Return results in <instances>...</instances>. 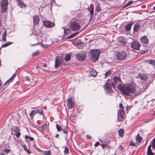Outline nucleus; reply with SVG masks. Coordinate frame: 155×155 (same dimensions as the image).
<instances>
[{
	"mask_svg": "<svg viewBox=\"0 0 155 155\" xmlns=\"http://www.w3.org/2000/svg\"><path fill=\"white\" fill-rule=\"evenodd\" d=\"M71 54L70 53L68 54V61H69L71 58Z\"/></svg>",
	"mask_w": 155,
	"mask_h": 155,
	"instance_id": "obj_61",
	"label": "nucleus"
},
{
	"mask_svg": "<svg viewBox=\"0 0 155 155\" xmlns=\"http://www.w3.org/2000/svg\"><path fill=\"white\" fill-rule=\"evenodd\" d=\"M91 58L94 62L97 61L98 59L100 51L97 49L91 50L89 51Z\"/></svg>",
	"mask_w": 155,
	"mask_h": 155,
	"instance_id": "obj_3",
	"label": "nucleus"
},
{
	"mask_svg": "<svg viewBox=\"0 0 155 155\" xmlns=\"http://www.w3.org/2000/svg\"><path fill=\"white\" fill-rule=\"evenodd\" d=\"M75 104L74 97H72L68 98V108H72Z\"/></svg>",
	"mask_w": 155,
	"mask_h": 155,
	"instance_id": "obj_14",
	"label": "nucleus"
},
{
	"mask_svg": "<svg viewBox=\"0 0 155 155\" xmlns=\"http://www.w3.org/2000/svg\"><path fill=\"white\" fill-rule=\"evenodd\" d=\"M70 28L72 30L78 31L81 29V27L78 23L76 21H71L70 24Z\"/></svg>",
	"mask_w": 155,
	"mask_h": 155,
	"instance_id": "obj_5",
	"label": "nucleus"
},
{
	"mask_svg": "<svg viewBox=\"0 0 155 155\" xmlns=\"http://www.w3.org/2000/svg\"><path fill=\"white\" fill-rule=\"evenodd\" d=\"M47 127V124H45L41 126V127H39V128L41 132H43L45 130Z\"/></svg>",
	"mask_w": 155,
	"mask_h": 155,
	"instance_id": "obj_24",
	"label": "nucleus"
},
{
	"mask_svg": "<svg viewBox=\"0 0 155 155\" xmlns=\"http://www.w3.org/2000/svg\"><path fill=\"white\" fill-rule=\"evenodd\" d=\"M119 107L120 108H121V109H123L124 108V107L123 105L122 104H119Z\"/></svg>",
	"mask_w": 155,
	"mask_h": 155,
	"instance_id": "obj_56",
	"label": "nucleus"
},
{
	"mask_svg": "<svg viewBox=\"0 0 155 155\" xmlns=\"http://www.w3.org/2000/svg\"><path fill=\"white\" fill-rule=\"evenodd\" d=\"M12 43V42H9L6 44H4L2 45V47H5L11 45Z\"/></svg>",
	"mask_w": 155,
	"mask_h": 155,
	"instance_id": "obj_37",
	"label": "nucleus"
},
{
	"mask_svg": "<svg viewBox=\"0 0 155 155\" xmlns=\"http://www.w3.org/2000/svg\"><path fill=\"white\" fill-rule=\"evenodd\" d=\"M107 144H102L101 145V147L103 149H104V147L105 146H107Z\"/></svg>",
	"mask_w": 155,
	"mask_h": 155,
	"instance_id": "obj_55",
	"label": "nucleus"
},
{
	"mask_svg": "<svg viewBox=\"0 0 155 155\" xmlns=\"http://www.w3.org/2000/svg\"><path fill=\"white\" fill-rule=\"evenodd\" d=\"M64 61H68V54H66L64 57L62 56H56L55 60V68H59L62 64H63L64 65H67V64L64 63Z\"/></svg>",
	"mask_w": 155,
	"mask_h": 155,
	"instance_id": "obj_2",
	"label": "nucleus"
},
{
	"mask_svg": "<svg viewBox=\"0 0 155 155\" xmlns=\"http://www.w3.org/2000/svg\"><path fill=\"white\" fill-rule=\"evenodd\" d=\"M15 74L13 75L4 84V85H6L7 84H8L12 82L15 77Z\"/></svg>",
	"mask_w": 155,
	"mask_h": 155,
	"instance_id": "obj_19",
	"label": "nucleus"
},
{
	"mask_svg": "<svg viewBox=\"0 0 155 155\" xmlns=\"http://www.w3.org/2000/svg\"><path fill=\"white\" fill-rule=\"evenodd\" d=\"M35 113H36V114H39L41 115H42V114L41 110H38L35 111Z\"/></svg>",
	"mask_w": 155,
	"mask_h": 155,
	"instance_id": "obj_42",
	"label": "nucleus"
},
{
	"mask_svg": "<svg viewBox=\"0 0 155 155\" xmlns=\"http://www.w3.org/2000/svg\"><path fill=\"white\" fill-rule=\"evenodd\" d=\"M139 87L140 89V91L141 92H143L145 91V90L147 88V86L146 85L144 84H142L141 85L139 86Z\"/></svg>",
	"mask_w": 155,
	"mask_h": 155,
	"instance_id": "obj_20",
	"label": "nucleus"
},
{
	"mask_svg": "<svg viewBox=\"0 0 155 155\" xmlns=\"http://www.w3.org/2000/svg\"><path fill=\"white\" fill-rule=\"evenodd\" d=\"M74 118L73 117H71V116L70 118V120L71 121V120H74Z\"/></svg>",
	"mask_w": 155,
	"mask_h": 155,
	"instance_id": "obj_60",
	"label": "nucleus"
},
{
	"mask_svg": "<svg viewBox=\"0 0 155 155\" xmlns=\"http://www.w3.org/2000/svg\"><path fill=\"white\" fill-rule=\"evenodd\" d=\"M137 77L141 80L144 81L148 84L151 83L152 81V78L149 75L143 74H139Z\"/></svg>",
	"mask_w": 155,
	"mask_h": 155,
	"instance_id": "obj_4",
	"label": "nucleus"
},
{
	"mask_svg": "<svg viewBox=\"0 0 155 155\" xmlns=\"http://www.w3.org/2000/svg\"><path fill=\"white\" fill-rule=\"evenodd\" d=\"M141 42L143 44H147L148 42L147 37L145 36H143L140 39Z\"/></svg>",
	"mask_w": 155,
	"mask_h": 155,
	"instance_id": "obj_16",
	"label": "nucleus"
},
{
	"mask_svg": "<svg viewBox=\"0 0 155 155\" xmlns=\"http://www.w3.org/2000/svg\"><path fill=\"white\" fill-rule=\"evenodd\" d=\"M119 135L121 137H122L124 134V130L122 129H120L118 132Z\"/></svg>",
	"mask_w": 155,
	"mask_h": 155,
	"instance_id": "obj_34",
	"label": "nucleus"
},
{
	"mask_svg": "<svg viewBox=\"0 0 155 155\" xmlns=\"http://www.w3.org/2000/svg\"><path fill=\"white\" fill-rule=\"evenodd\" d=\"M39 54V51H37L33 53L32 56L33 57H35L38 55Z\"/></svg>",
	"mask_w": 155,
	"mask_h": 155,
	"instance_id": "obj_40",
	"label": "nucleus"
},
{
	"mask_svg": "<svg viewBox=\"0 0 155 155\" xmlns=\"http://www.w3.org/2000/svg\"><path fill=\"white\" fill-rule=\"evenodd\" d=\"M96 10L98 12H100L101 9L100 5L98 3H97V4L96 5Z\"/></svg>",
	"mask_w": 155,
	"mask_h": 155,
	"instance_id": "obj_32",
	"label": "nucleus"
},
{
	"mask_svg": "<svg viewBox=\"0 0 155 155\" xmlns=\"http://www.w3.org/2000/svg\"><path fill=\"white\" fill-rule=\"evenodd\" d=\"M154 153H152L151 150L147 149V155H153Z\"/></svg>",
	"mask_w": 155,
	"mask_h": 155,
	"instance_id": "obj_39",
	"label": "nucleus"
},
{
	"mask_svg": "<svg viewBox=\"0 0 155 155\" xmlns=\"http://www.w3.org/2000/svg\"><path fill=\"white\" fill-rule=\"evenodd\" d=\"M149 149V150H151V146H148L147 149Z\"/></svg>",
	"mask_w": 155,
	"mask_h": 155,
	"instance_id": "obj_64",
	"label": "nucleus"
},
{
	"mask_svg": "<svg viewBox=\"0 0 155 155\" xmlns=\"http://www.w3.org/2000/svg\"><path fill=\"white\" fill-rule=\"evenodd\" d=\"M131 47L133 49L138 50L139 49V48L140 46V45L137 41H134L132 42L131 43Z\"/></svg>",
	"mask_w": 155,
	"mask_h": 155,
	"instance_id": "obj_12",
	"label": "nucleus"
},
{
	"mask_svg": "<svg viewBox=\"0 0 155 155\" xmlns=\"http://www.w3.org/2000/svg\"><path fill=\"white\" fill-rule=\"evenodd\" d=\"M1 6L2 12V13L5 12L8 8V0H2L0 2Z\"/></svg>",
	"mask_w": 155,
	"mask_h": 155,
	"instance_id": "obj_6",
	"label": "nucleus"
},
{
	"mask_svg": "<svg viewBox=\"0 0 155 155\" xmlns=\"http://www.w3.org/2000/svg\"><path fill=\"white\" fill-rule=\"evenodd\" d=\"M70 43H72L74 45L76 46L79 49H82L84 46L83 43L79 39H77L74 41H68Z\"/></svg>",
	"mask_w": 155,
	"mask_h": 155,
	"instance_id": "obj_7",
	"label": "nucleus"
},
{
	"mask_svg": "<svg viewBox=\"0 0 155 155\" xmlns=\"http://www.w3.org/2000/svg\"><path fill=\"white\" fill-rule=\"evenodd\" d=\"M127 56V54L124 51L119 52L117 54V58L118 60L124 59Z\"/></svg>",
	"mask_w": 155,
	"mask_h": 155,
	"instance_id": "obj_11",
	"label": "nucleus"
},
{
	"mask_svg": "<svg viewBox=\"0 0 155 155\" xmlns=\"http://www.w3.org/2000/svg\"><path fill=\"white\" fill-rule=\"evenodd\" d=\"M152 147L153 148H155V140L154 138L152 141Z\"/></svg>",
	"mask_w": 155,
	"mask_h": 155,
	"instance_id": "obj_47",
	"label": "nucleus"
},
{
	"mask_svg": "<svg viewBox=\"0 0 155 155\" xmlns=\"http://www.w3.org/2000/svg\"><path fill=\"white\" fill-rule=\"evenodd\" d=\"M115 84H117L121 83V81L120 79L117 76H114L113 78Z\"/></svg>",
	"mask_w": 155,
	"mask_h": 155,
	"instance_id": "obj_23",
	"label": "nucleus"
},
{
	"mask_svg": "<svg viewBox=\"0 0 155 155\" xmlns=\"http://www.w3.org/2000/svg\"><path fill=\"white\" fill-rule=\"evenodd\" d=\"M133 24V23L130 22L128 24L126 25L124 27L125 31H129L130 30L131 26Z\"/></svg>",
	"mask_w": 155,
	"mask_h": 155,
	"instance_id": "obj_22",
	"label": "nucleus"
},
{
	"mask_svg": "<svg viewBox=\"0 0 155 155\" xmlns=\"http://www.w3.org/2000/svg\"><path fill=\"white\" fill-rule=\"evenodd\" d=\"M124 110L123 109H120L118 112V120L119 122H120L122 120V117L124 114Z\"/></svg>",
	"mask_w": 155,
	"mask_h": 155,
	"instance_id": "obj_13",
	"label": "nucleus"
},
{
	"mask_svg": "<svg viewBox=\"0 0 155 155\" xmlns=\"http://www.w3.org/2000/svg\"><path fill=\"white\" fill-rule=\"evenodd\" d=\"M142 139V138L138 134H137L136 138V144L137 145H139L141 142Z\"/></svg>",
	"mask_w": 155,
	"mask_h": 155,
	"instance_id": "obj_17",
	"label": "nucleus"
},
{
	"mask_svg": "<svg viewBox=\"0 0 155 155\" xmlns=\"http://www.w3.org/2000/svg\"><path fill=\"white\" fill-rule=\"evenodd\" d=\"M43 66L44 67H46L47 66V64H44L43 65Z\"/></svg>",
	"mask_w": 155,
	"mask_h": 155,
	"instance_id": "obj_63",
	"label": "nucleus"
},
{
	"mask_svg": "<svg viewBox=\"0 0 155 155\" xmlns=\"http://www.w3.org/2000/svg\"><path fill=\"white\" fill-rule=\"evenodd\" d=\"M64 35H63V38H65V39H68V37L66 36H65V35H66L67 34V31H68V29L67 28H64Z\"/></svg>",
	"mask_w": 155,
	"mask_h": 155,
	"instance_id": "obj_29",
	"label": "nucleus"
},
{
	"mask_svg": "<svg viewBox=\"0 0 155 155\" xmlns=\"http://www.w3.org/2000/svg\"><path fill=\"white\" fill-rule=\"evenodd\" d=\"M51 151L50 150L45 151L44 152V154L45 155H50L51 154Z\"/></svg>",
	"mask_w": 155,
	"mask_h": 155,
	"instance_id": "obj_41",
	"label": "nucleus"
},
{
	"mask_svg": "<svg viewBox=\"0 0 155 155\" xmlns=\"http://www.w3.org/2000/svg\"><path fill=\"white\" fill-rule=\"evenodd\" d=\"M43 25L48 28H52L55 25L54 23L49 21L45 20L43 21Z\"/></svg>",
	"mask_w": 155,
	"mask_h": 155,
	"instance_id": "obj_10",
	"label": "nucleus"
},
{
	"mask_svg": "<svg viewBox=\"0 0 155 155\" xmlns=\"http://www.w3.org/2000/svg\"><path fill=\"white\" fill-rule=\"evenodd\" d=\"M11 130L12 131L15 132H18L20 131V129L19 127L18 126H14L11 128Z\"/></svg>",
	"mask_w": 155,
	"mask_h": 155,
	"instance_id": "obj_26",
	"label": "nucleus"
},
{
	"mask_svg": "<svg viewBox=\"0 0 155 155\" xmlns=\"http://www.w3.org/2000/svg\"><path fill=\"white\" fill-rule=\"evenodd\" d=\"M111 74V72L108 71L107 72H106V73H105V77H106L107 76Z\"/></svg>",
	"mask_w": 155,
	"mask_h": 155,
	"instance_id": "obj_50",
	"label": "nucleus"
},
{
	"mask_svg": "<svg viewBox=\"0 0 155 155\" xmlns=\"http://www.w3.org/2000/svg\"><path fill=\"white\" fill-rule=\"evenodd\" d=\"M129 94L130 93L128 94V95H127L128 96V98L132 99H133L134 98V97L130 95H129Z\"/></svg>",
	"mask_w": 155,
	"mask_h": 155,
	"instance_id": "obj_49",
	"label": "nucleus"
},
{
	"mask_svg": "<svg viewBox=\"0 0 155 155\" xmlns=\"http://www.w3.org/2000/svg\"><path fill=\"white\" fill-rule=\"evenodd\" d=\"M56 128L58 131H60L61 130V127L59 126L58 124H56Z\"/></svg>",
	"mask_w": 155,
	"mask_h": 155,
	"instance_id": "obj_46",
	"label": "nucleus"
},
{
	"mask_svg": "<svg viewBox=\"0 0 155 155\" xmlns=\"http://www.w3.org/2000/svg\"><path fill=\"white\" fill-rule=\"evenodd\" d=\"M21 146L24 150L26 151L29 154L31 153V152L30 150L27 149V147L25 144H22L21 145Z\"/></svg>",
	"mask_w": 155,
	"mask_h": 155,
	"instance_id": "obj_27",
	"label": "nucleus"
},
{
	"mask_svg": "<svg viewBox=\"0 0 155 155\" xmlns=\"http://www.w3.org/2000/svg\"><path fill=\"white\" fill-rule=\"evenodd\" d=\"M6 35H7V34H6V30H5L3 33L2 36H6Z\"/></svg>",
	"mask_w": 155,
	"mask_h": 155,
	"instance_id": "obj_59",
	"label": "nucleus"
},
{
	"mask_svg": "<svg viewBox=\"0 0 155 155\" xmlns=\"http://www.w3.org/2000/svg\"><path fill=\"white\" fill-rule=\"evenodd\" d=\"M59 134H56V135H55V137H56V138H58V137H59Z\"/></svg>",
	"mask_w": 155,
	"mask_h": 155,
	"instance_id": "obj_62",
	"label": "nucleus"
},
{
	"mask_svg": "<svg viewBox=\"0 0 155 155\" xmlns=\"http://www.w3.org/2000/svg\"><path fill=\"white\" fill-rule=\"evenodd\" d=\"M64 127V130H63V133H67L68 132V130L67 129V124H66L65 123L63 124Z\"/></svg>",
	"mask_w": 155,
	"mask_h": 155,
	"instance_id": "obj_31",
	"label": "nucleus"
},
{
	"mask_svg": "<svg viewBox=\"0 0 155 155\" xmlns=\"http://www.w3.org/2000/svg\"><path fill=\"white\" fill-rule=\"evenodd\" d=\"M149 64L155 67V60L150 59L149 60Z\"/></svg>",
	"mask_w": 155,
	"mask_h": 155,
	"instance_id": "obj_33",
	"label": "nucleus"
},
{
	"mask_svg": "<svg viewBox=\"0 0 155 155\" xmlns=\"http://www.w3.org/2000/svg\"><path fill=\"white\" fill-rule=\"evenodd\" d=\"M89 72L91 75L94 77L96 76L97 74V72L93 68L91 69Z\"/></svg>",
	"mask_w": 155,
	"mask_h": 155,
	"instance_id": "obj_18",
	"label": "nucleus"
},
{
	"mask_svg": "<svg viewBox=\"0 0 155 155\" xmlns=\"http://www.w3.org/2000/svg\"><path fill=\"white\" fill-rule=\"evenodd\" d=\"M41 46L43 48H47V47L48 46V45H44L43 44H41Z\"/></svg>",
	"mask_w": 155,
	"mask_h": 155,
	"instance_id": "obj_51",
	"label": "nucleus"
},
{
	"mask_svg": "<svg viewBox=\"0 0 155 155\" xmlns=\"http://www.w3.org/2000/svg\"><path fill=\"white\" fill-rule=\"evenodd\" d=\"M133 2L132 1H130L128 2L124 6L123 8H125L128 6L130 5L131 4H132Z\"/></svg>",
	"mask_w": 155,
	"mask_h": 155,
	"instance_id": "obj_36",
	"label": "nucleus"
},
{
	"mask_svg": "<svg viewBox=\"0 0 155 155\" xmlns=\"http://www.w3.org/2000/svg\"><path fill=\"white\" fill-rule=\"evenodd\" d=\"M105 91L108 93H110L113 91L112 89V86L111 83L107 82L104 86Z\"/></svg>",
	"mask_w": 155,
	"mask_h": 155,
	"instance_id": "obj_9",
	"label": "nucleus"
},
{
	"mask_svg": "<svg viewBox=\"0 0 155 155\" xmlns=\"http://www.w3.org/2000/svg\"><path fill=\"white\" fill-rule=\"evenodd\" d=\"M4 151L5 153H6V154H8L11 151V150L10 149L5 148L4 150Z\"/></svg>",
	"mask_w": 155,
	"mask_h": 155,
	"instance_id": "obj_44",
	"label": "nucleus"
},
{
	"mask_svg": "<svg viewBox=\"0 0 155 155\" xmlns=\"http://www.w3.org/2000/svg\"><path fill=\"white\" fill-rule=\"evenodd\" d=\"M88 10L90 12L91 16H93L94 14V8H93L92 9H91L89 8H88Z\"/></svg>",
	"mask_w": 155,
	"mask_h": 155,
	"instance_id": "obj_38",
	"label": "nucleus"
},
{
	"mask_svg": "<svg viewBox=\"0 0 155 155\" xmlns=\"http://www.w3.org/2000/svg\"><path fill=\"white\" fill-rule=\"evenodd\" d=\"M78 34V32H76L75 33L73 34H72L71 35H70L69 36H68V39L69 38H73L74 36H75V35H77Z\"/></svg>",
	"mask_w": 155,
	"mask_h": 155,
	"instance_id": "obj_43",
	"label": "nucleus"
},
{
	"mask_svg": "<svg viewBox=\"0 0 155 155\" xmlns=\"http://www.w3.org/2000/svg\"><path fill=\"white\" fill-rule=\"evenodd\" d=\"M40 18L37 15H35L33 17V25L34 26L37 25L39 23Z\"/></svg>",
	"mask_w": 155,
	"mask_h": 155,
	"instance_id": "obj_15",
	"label": "nucleus"
},
{
	"mask_svg": "<svg viewBox=\"0 0 155 155\" xmlns=\"http://www.w3.org/2000/svg\"><path fill=\"white\" fill-rule=\"evenodd\" d=\"M99 144V142H97L96 143L94 144V146L95 147H97Z\"/></svg>",
	"mask_w": 155,
	"mask_h": 155,
	"instance_id": "obj_57",
	"label": "nucleus"
},
{
	"mask_svg": "<svg viewBox=\"0 0 155 155\" xmlns=\"http://www.w3.org/2000/svg\"><path fill=\"white\" fill-rule=\"evenodd\" d=\"M118 88L124 94L128 95L129 93H133L135 90L136 85L134 82L126 84L124 86L120 83L117 86Z\"/></svg>",
	"mask_w": 155,
	"mask_h": 155,
	"instance_id": "obj_1",
	"label": "nucleus"
},
{
	"mask_svg": "<svg viewBox=\"0 0 155 155\" xmlns=\"http://www.w3.org/2000/svg\"><path fill=\"white\" fill-rule=\"evenodd\" d=\"M6 36H2V40L6 42Z\"/></svg>",
	"mask_w": 155,
	"mask_h": 155,
	"instance_id": "obj_53",
	"label": "nucleus"
},
{
	"mask_svg": "<svg viewBox=\"0 0 155 155\" xmlns=\"http://www.w3.org/2000/svg\"><path fill=\"white\" fill-rule=\"evenodd\" d=\"M18 2V5L19 6H20L21 8L22 7H25L26 5L25 4H24L22 0H16Z\"/></svg>",
	"mask_w": 155,
	"mask_h": 155,
	"instance_id": "obj_21",
	"label": "nucleus"
},
{
	"mask_svg": "<svg viewBox=\"0 0 155 155\" xmlns=\"http://www.w3.org/2000/svg\"><path fill=\"white\" fill-rule=\"evenodd\" d=\"M140 25L138 23H136L134 25V31H137Z\"/></svg>",
	"mask_w": 155,
	"mask_h": 155,
	"instance_id": "obj_30",
	"label": "nucleus"
},
{
	"mask_svg": "<svg viewBox=\"0 0 155 155\" xmlns=\"http://www.w3.org/2000/svg\"><path fill=\"white\" fill-rule=\"evenodd\" d=\"M64 148H65L64 153L65 154H67L68 153V148L67 147H65Z\"/></svg>",
	"mask_w": 155,
	"mask_h": 155,
	"instance_id": "obj_48",
	"label": "nucleus"
},
{
	"mask_svg": "<svg viewBox=\"0 0 155 155\" xmlns=\"http://www.w3.org/2000/svg\"><path fill=\"white\" fill-rule=\"evenodd\" d=\"M25 141L26 142H28V139H29V140L31 141H33L34 140V139L33 137H30L27 135H26L25 136Z\"/></svg>",
	"mask_w": 155,
	"mask_h": 155,
	"instance_id": "obj_25",
	"label": "nucleus"
},
{
	"mask_svg": "<svg viewBox=\"0 0 155 155\" xmlns=\"http://www.w3.org/2000/svg\"><path fill=\"white\" fill-rule=\"evenodd\" d=\"M21 134L20 133V132H17L16 134V137H17L18 138L20 136Z\"/></svg>",
	"mask_w": 155,
	"mask_h": 155,
	"instance_id": "obj_52",
	"label": "nucleus"
},
{
	"mask_svg": "<svg viewBox=\"0 0 155 155\" xmlns=\"http://www.w3.org/2000/svg\"><path fill=\"white\" fill-rule=\"evenodd\" d=\"M86 53L84 52L82 53H79L76 54V57L77 60L79 61H82L86 58Z\"/></svg>",
	"mask_w": 155,
	"mask_h": 155,
	"instance_id": "obj_8",
	"label": "nucleus"
},
{
	"mask_svg": "<svg viewBox=\"0 0 155 155\" xmlns=\"http://www.w3.org/2000/svg\"><path fill=\"white\" fill-rule=\"evenodd\" d=\"M35 114H36V113H35V110H33L31 111L29 114V115L31 118H33Z\"/></svg>",
	"mask_w": 155,
	"mask_h": 155,
	"instance_id": "obj_35",
	"label": "nucleus"
},
{
	"mask_svg": "<svg viewBox=\"0 0 155 155\" xmlns=\"http://www.w3.org/2000/svg\"><path fill=\"white\" fill-rule=\"evenodd\" d=\"M91 136H90V135L87 134V138L88 139H90L91 138Z\"/></svg>",
	"mask_w": 155,
	"mask_h": 155,
	"instance_id": "obj_58",
	"label": "nucleus"
},
{
	"mask_svg": "<svg viewBox=\"0 0 155 155\" xmlns=\"http://www.w3.org/2000/svg\"><path fill=\"white\" fill-rule=\"evenodd\" d=\"M130 146H135V143L134 142H133L132 141H131L130 142Z\"/></svg>",
	"mask_w": 155,
	"mask_h": 155,
	"instance_id": "obj_54",
	"label": "nucleus"
},
{
	"mask_svg": "<svg viewBox=\"0 0 155 155\" xmlns=\"http://www.w3.org/2000/svg\"><path fill=\"white\" fill-rule=\"evenodd\" d=\"M118 41L119 45H123L124 42V39L122 37H119L118 38Z\"/></svg>",
	"mask_w": 155,
	"mask_h": 155,
	"instance_id": "obj_28",
	"label": "nucleus"
},
{
	"mask_svg": "<svg viewBox=\"0 0 155 155\" xmlns=\"http://www.w3.org/2000/svg\"><path fill=\"white\" fill-rule=\"evenodd\" d=\"M33 146L38 151H40L41 150L40 149L38 148V147L35 144H33Z\"/></svg>",
	"mask_w": 155,
	"mask_h": 155,
	"instance_id": "obj_45",
	"label": "nucleus"
}]
</instances>
